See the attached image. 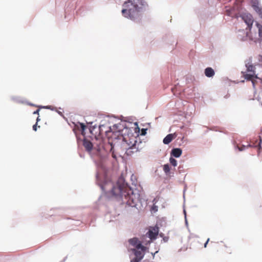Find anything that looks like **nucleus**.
Wrapping results in <instances>:
<instances>
[{
	"instance_id": "f257e3e1",
	"label": "nucleus",
	"mask_w": 262,
	"mask_h": 262,
	"mask_svg": "<svg viewBox=\"0 0 262 262\" xmlns=\"http://www.w3.org/2000/svg\"><path fill=\"white\" fill-rule=\"evenodd\" d=\"M146 5L144 0H128L123 4L124 8L122 10V13L124 17L139 22L141 18V13Z\"/></svg>"
},
{
	"instance_id": "f03ea898",
	"label": "nucleus",
	"mask_w": 262,
	"mask_h": 262,
	"mask_svg": "<svg viewBox=\"0 0 262 262\" xmlns=\"http://www.w3.org/2000/svg\"><path fill=\"white\" fill-rule=\"evenodd\" d=\"M112 194L117 199L121 200L124 203L131 206H135L139 200V196L132 189L123 188L120 185L114 186L112 189Z\"/></svg>"
},
{
	"instance_id": "7ed1b4c3",
	"label": "nucleus",
	"mask_w": 262,
	"mask_h": 262,
	"mask_svg": "<svg viewBox=\"0 0 262 262\" xmlns=\"http://www.w3.org/2000/svg\"><path fill=\"white\" fill-rule=\"evenodd\" d=\"M128 243L134 248L131 250L134 253L135 256H137L140 260L144 256L147 248L145 246L148 245L143 239L139 240L138 237H133L128 239Z\"/></svg>"
},
{
	"instance_id": "20e7f679",
	"label": "nucleus",
	"mask_w": 262,
	"mask_h": 262,
	"mask_svg": "<svg viewBox=\"0 0 262 262\" xmlns=\"http://www.w3.org/2000/svg\"><path fill=\"white\" fill-rule=\"evenodd\" d=\"M159 229L158 227H152L147 232L145 235L142 237L141 239L145 241L146 243H148V245L150 244L152 240L156 239L158 235Z\"/></svg>"
},
{
	"instance_id": "39448f33",
	"label": "nucleus",
	"mask_w": 262,
	"mask_h": 262,
	"mask_svg": "<svg viewBox=\"0 0 262 262\" xmlns=\"http://www.w3.org/2000/svg\"><path fill=\"white\" fill-rule=\"evenodd\" d=\"M123 141L124 142V143L127 145L128 146V148L126 147V148L127 149L126 150V154L127 155H130L131 152H134V151H132V150H133V149H136V142L137 141L135 140L134 137H133L132 138H129V140H128L127 137H124L123 138Z\"/></svg>"
},
{
	"instance_id": "423d86ee",
	"label": "nucleus",
	"mask_w": 262,
	"mask_h": 262,
	"mask_svg": "<svg viewBox=\"0 0 262 262\" xmlns=\"http://www.w3.org/2000/svg\"><path fill=\"white\" fill-rule=\"evenodd\" d=\"M242 18L247 24L248 28H249V29H251L254 22V20L252 15L250 14L244 15L242 17Z\"/></svg>"
},
{
	"instance_id": "0eeeda50",
	"label": "nucleus",
	"mask_w": 262,
	"mask_h": 262,
	"mask_svg": "<svg viewBox=\"0 0 262 262\" xmlns=\"http://www.w3.org/2000/svg\"><path fill=\"white\" fill-rule=\"evenodd\" d=\"M83 145L86 151L88 152L92 151L93 148V144L92 142L85 138L83 141Z\"/></svg>"
},
{
	"instance_id": "6e6552de",
	"label": "nucleus",
	"mask_w": 262,
	"mask_h": 262,
	"mask_svg": "<svg viewBox=\"0 0 262 262\" xmlns=\"http://www.w3.org/2000/svg\"><path fill=\"white\" fill-rule=\"evenodd\" d=\"M177 135L176 134H169L165 137L163 140V143L165 144H168L173 139L176 138Z\"/></svg>"
},
{
	"instance_id": "1a4fd4ad",
	"label": "nucleus",
	"mask_w": 262,
	"mask_h": 262,
	"mask_svg": "<svg viewBox=\"0 0 262 262\" xmlns=\"http://www.w3.org/2000/svg\"><path fill=\"white\" fill-rule=\"evenodd\" d=\"M242 73L245 79L247 80H251L252 81L254 78H257V77L255 73H246L245 72H242Z\"/></svg>"
},
{
	"instance_id": "9d476101",
	"label": "nucleus",
	"mask_w": 262,
	"mask_h": 262,
	"mask_svg": "<svg viewBox=\"0 0 262 262\" xmlns=\"http://www.w3.org/2000/svg\"><path fill=\"white\" fill-rule=\"evenodd\" d=\"M246 67L247 68V72H251L253 73H255V68L254 66L253 65L251 61H249L248 62L246 63Z\"/></svg>"
},
{
	"instance_id": "9b49d317",
	"label": "nucleus",
	"mask_w": 262,
	"mask_h": 262,
	"mask_svg": "<svg viewBox=\"0 0 262 262\" xmlns=\"http://www.w3.org/2000/svg\"><path fill=\"white\" fill-rule=\"evenodd\" d=\"M85 127L86 126L84 124L78 123L77 124H75V128H74V130L75 133H76V129L77 128V129L80 131L82 134H83L84 130H85Z\"/></svg>"
},
{
	"instance_id": "f8f14e48",
	"label": "nucleus",
	"mask_w": 262,
	"mask_h": 262,
	"mask_svg": "<svg viewBox=\"0 0 262 262\" xmlns=\"http://www.w3.org/2000/svg\"><path fill=\"white\" fill-rule=\"evenodd\" d=\"M182 154V150L181 148H176L172 150L171 155L176 158H179Z\"/></svg>"
},
{
	"instance_id": "ddd939ff",
	"label": "nucleus",
	"mask_w": 262,
	"mask_h": 262,
	"mask_svg": "<svg viewBox=\"0 0 262 262\" xmlns=\"http://www.w3.org/2000/svg\"><path fill=\"white\" fill-rule=\"evenodd\" d=\"M214 74L213 69L211 68H207L205 70V74L207 77H212L214 75Z\"/></svg>"
},
{
	"instance_id": "4468645a",
	"label": "nucleus",
	"mask_w": 262,
	"mask_h": 262,
	"mask_svg": "<svg viewBox=\"0 0 262 262\" xmlns=\"http://www.w3.org/2000/svg\"><path fill=\"white\" fill-rule=\"evenodd\" d=\"M254 10L256 11L257 13L259 14L260 18H262V8L259 7L258 5H253Z\"/></svg>"
},
{
	"instance_id": "2eb2a0df",
	"label": "nucleus",
	"mask_w": 262,
	"mask_h": 262,
	"mask_svg": "<svg viewBox=\"0 0 262 262\" xmlns=\"http://www.w3.org/2000/svg\"><path fill=\"white\" fill-rule=\"evenodd\" d=\"M256 26L258 28L259 37L262 38V25L257 23Z\"/></svg>"
},
{
	"instance_id": "dca6fc26",
	"label": "nucleus",
	"mask_w": 262,
	"mask_h": 262,
	"mask_svg": "<svg viewBox=\"0 0 262 262\" xmlns=\"http://www.w3.org/2000/svg\"><path fill=\"white\" fill-rule=\"evenodd\" d=\"M163 170L166 174H168V173H169L170 171V168H169V165L168 164L164 165Z\"/></svg>"
},
{
	"instance_id": "f3484780",
	"label": "nucleus",
	"mask_w": 262,
	"mask_h": 262,
	"mask_svg": "<svg viewBox=\"0 0 262 262\" xmlns=\"http://www.w3.org/2000/svg\"><path fill=\"white\" fill-rule=\"evenodd\" d=\"M169 161L172 165L176 166L177 165V161L173 158H170Z\"/></svg>"
},
{
	"instance_id": "a211bd4d",
	"label": "nucleus",
	"mask_w": 262,
	"mask_h": 262,
	"mask_svg": "<svg viewBox=\"0 0 262 262\" xmlns=\"http://www.w3.org/2000/svg\"><path fill=\"white\" fill-rule=\"evenodd\" d=\"M160 235L161 237H163V241H164V242H167V241H168V239H169V237L168 236H163V233H161Z\"/></svg>"
},
{
	"instance_id": "6ab92c4d",
	"label": "nucleus",
	"mask_w": 262,
	"mask_h": 262,
	"mask_svg": "<svg viewBox=\"0 0 262 262\" xmlns=\"http://www.w3.org/2000/svg\"><path fill=\"white\" fill-rule=\"evenodd\" d=\"M140 261L137 256H135L134 259L130 260V262H140Z\"/></svg>"
},
{
	"instance_id": "aec40b11",
	"label": "nucleus",
	"mask_w": 262,
	"mask_h": 262,
	"mask_svg": "<svg viewBox=\"0 0 262 262\" xmlns=\"http://www.w3.org/2000/svg\"><path fill=\"white\" fill-rule=\"evenodd\" d=\"M113 147L112 146V145L111 144V151H112V157H113L114 158L116 159V156L114 154V151L113 150Z\"/></svg>"
},
{
	"instance_id": "412c9836",
	"label": "nucleus",
	"mask_w": 262,
	"mask_h": 262,
	"mask_svg": "<svg viewBox=\"0 0 262 262\" xmlns=\"http://www.w3.org/2000/svg\"><path fill=\"white\" fill-rule=\"evenodd\" d=\"M241 32L243 34H246V36L245 37V38H241L242 40H245V39H247V38L248 37V35H247V32H245V31H241Z\"/></svg>"
},
{
	"instance_id": "4be33fe9",
	"label": "nucleus",
	"mask_w": 262,
	"mask_h": 262,
	"mask_svg": "<svg viewBox=\"0 0 262 262\" xmlns=\"http://www.w3.org/2000/svg\"><path fill=\"white\" fill-rule=\"evenodd\" d=\"M146 133V129H142L141 130V135H145Z\"/></svg>"
},
{
	"instance_id": "5701e85b",
	"label": "nucleus",
	"mask_w": 262,
	"mask_h": 262,
	"mask_svg": "<svg viewBox=\"0 0 262 262\" xmlns=\"http://www.w3.org/2000/svg\"><path fill=\"white\" fill-rule=\"evenodd\" d=\"M245 147V145H242V147H238V150L239 151L244 150Z\"/></svg>"
},
{
	"instance_id": "b1692460",
	"label": "nucleus",
	"mask_w": 262,
	"mask_h": 262,
	"mask_svg": "<svg viewBox=\"0 0 262 262\" xmlns=\"http://www.w3.org/2000/svg\"><path fill=\"white\" fill-rule=\"evenodd\" d=\"M33 129L34 131L37 130V123L33 126Z\"/></svg>"
},
{
	"instance_id": "393cba45",
	"label": "nucleus",
	"mask_w": 262,
	"mask_h": 262,
	"mask_svg": "<svg viewBox=\"0 0 262 262\" xmlns=\"http://www.w3.org/2000/svg\"><path fill=\"white\" fill-rule=\"evenodd\" d=\"M209 240H210V239H209V238H208V239H207V241H206V242H205V243L204 244V247L205 248L207 247V244H208V242L209 241Z\"/></svg>"
},
{
	"instance_id": "a878e982",
	"label": "nucleus",
	"mask_w": 262,
	"mask_h": 262,
	"mask_svg": "<svg viewBox=\"0 0 262 262\" xmlns=\"http://www.w3.org/2000/svg\"><path fill=\"white\" fill-rule=\"evenodd\" d=\"M39 110H37L35 112H34V114H39Z\"/></svg>"
},
{
	"instance_id": "bb28decb",
	"label": "nucleus",
	"mask_w": 262,
	"mask_h": 262,
	"mask_svg": "<svg viewBox=\"0 0 262 262\" xmlns=\"http://www.w3.org/2000/svg\"><path fill=\"white\" fill-rule=\"evenodd\" d=\"M58 113L59 114H60L61 116H62L63 118H64L63 115V113L61 111H58Z\"/></svg>"
},
{
	"instance_id": "cd10ccee",
	"label": "nucleus",
	"mask_w": 262,
	"mask_h": 262,
	"mask_svg": "<svg viewBox=\"0 0 262 262\" xmlns=\"http://www.w3.org/2000/svg\"><path fill=\"white\" fill-rule=\"evenodd\" d=\"M113 127H116L117 128V124H114Z\"/></svg>"
},
{
	"instance_id": "c85d7f7f",
	"label": "nucleus",
	"mask_w": 262,
	"mask_h": 262,
	"mask_svg": "<svg viewBox=\"0 0 262 262\" xmlns=\"http://www.w3.org/2000/svg\"><path fill=\"white\" fill-rule=\"evenodd\" d=\"M40 119H39V117H38L37 118V122H38Z\"/></svg>"
},
{
	"instance_id": "c756f323",
	"label": "nucleus",
	"mask_w": 262,
	"mask_h": 262,
	"mask_svg": "<svg viewBox=\"0 0 262 262\" xmlns=\"http://www.w3.org/2000/svg\"><path fill=\"white\" fill-rule=\"evenodd\" d=\"M97 150H98V151L100 150V147H99V148H97Z\"/></svg>"
}]
</instances>
